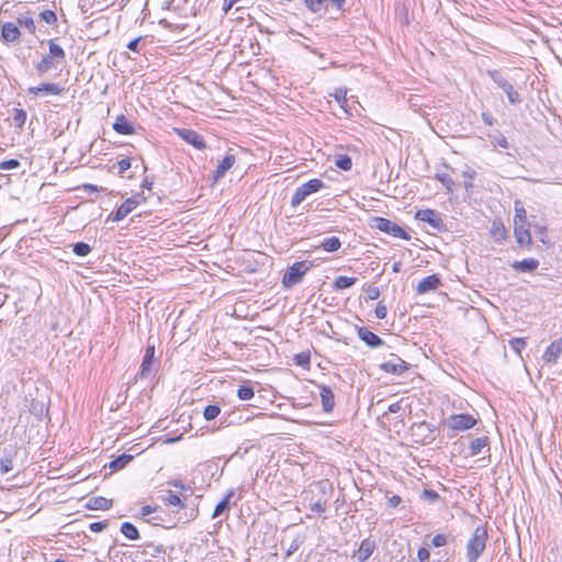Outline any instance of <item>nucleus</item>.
Here are the masks:
<instances>
[{
    "label": "nucleus",
    "instance_id": "obj_38",
    "mask_svg": "<svg viewBox=\"0 0 562 562\" xmlns=\"http://www.w3.org/2000/svg\"><path fill=\"white\" fill-rule=\"evenodd\" d=\"M13 123L16 127L21 128L25 124L26 121V112L22 109L13 110Z\"/></svg>",
    "mask_w": 562,
    "mask_h": 562
},
{
    "label": "nucleus",
    "instance_id": "obj_43",
    "mask_svg": "<svg viewBox=\"0 0 562 562\" xmlns=\"http://www.w3.org/2000/svg\"><path fill=\"white\" fill-rule=\"evenodd\" d=\"M535 234L539 236V239L542 244H547V227L544 225L535 224L533 225Z\"/></svg>",
    "mask_w": 562,
    "mask_h": 562
},
{
    "label": "nucleus",
    "instance_id": "obj_64",
    "mask_svg": "<svg viewBox=\"0 0 562 562\" xmlns=\"http://www.w3.org/2000/svg\"><path fill=\"white\" fill-rule=\"evenodd\" d=\"M482 120H483L484 124H486L488 126H492L494 124V119L492 117L491 114H488L486 112L482 113Z\"/></svg>",
    "mask_w": 562,
    "mask_h": 562
},
{
    "label": "nucleus",
    "instance_id": "obj_13",
    "mask_svg": "<svg viewBox=\"0 0 562 562\" xmlns=\"http://www.w3.org/2000/svg\"><path fill=\"white\" fill-rule=\"evenodd\" d=\"M18 454L15 446L9 445L3 448L2 456L0 457V472L7 474L11 472L14 467L13 462Z\"/></svg>",
    "mask_w": 562,
    "mask_h": 562
},
{
    "label": "nucleus",
    "instance_id": "obj_60",
    "mask_svg": "<svg viewBox=\"0 0 562 562\" xmlns=\"http://www.w3.org/2000/svg\"><path fill=\"white\" fill-rule=\"evenodd\" d=\"M401 502H402L401 496H398V495H393V496L389 497V499H387V505H389L390 507H392V508H395V507H397V506L401 504Z\"/></svg>",
    "mask_w": 562,
    "mask_h": 562
},
{
    "label": "nucleus",
    "instance_id": "obj_9",
    "mask_svg": "<svg viewBox=\"0 0 562 562\" xmlns=\"http://www.w3.org/2000/svg\"><path fill=\"white\" fill-rule=\"evenodd\" d=\"M487 74L490 78L506 93L507 99L512 104H518L521 102L520 94L498 70H488Z\"/></svg>",
    "mask_w": 562,
    "mask_h": 562
},
{
    "label": "nucleus",
    "instance_id": "obj_40",
    "mask_svg": "<svg viewBox=\"0 0 562 562\" xmlns=\"http://www.w3.org/2000/svg\"><path fill=\"white\" fill-rule=\"evenodd\" d=\"M526 345L525 338H513L509 340V346L516 353H520Z\"/></svg>",
    "mask_w": 562,
    "mask_h": 562
},
{
    "label": "nucleus",
    "instance_id": "obj_47",
    "mask_svg": "<svg viewBox=\"0 0 562 562\" xmlns=\"http://www.w3.org/2000/svg\"><path fill=\"white\" fill-rule=\"evenodd\" d=\"M31 413L41 418L45 412V405L43 403L33 402L30 408Z\"/></svg>",
    "mask_w": 562,
    "mask_h": 562
},
{
    "label": "nucleus",
    "instance_id": "obj_48",
    "mask_svg": "<svg viewBox=\"0 0 562 562\" xmlns=\"http://www.w3.org/2000/svg\"><path fill=\"white\" fill-rule=\"evenodd\" d=\"M447 543V536L443 533H438L432 537L431 544L436 548L443 547Z\"/></svg>",
    "mask_w": 562,
    "mask_h": 562
},
{
    "label": "nucleus",
    "instance_id": "obj_28",
    "mask_svg": "<svg viewBox=\"0 0 562 562\" xmlns=\"http://www.w3.org/2000/svg\"><path fill=\"white\" fill-rule=\"evenodd\" d=\"M132 459L133 457L131 454L123 453L115 458L114 460H112L109 463V468L111 469V471H119L125 468L132 461Z\"/></svg>",
    "mask_w": 562,
    "mask_h": 562
},
{
    "label": "nucleus",
    "instance_id": "obj_30",
    "mask_svg": "<svg viewBox=\"0 0 562 562\" xmlns=\"http://www.w3.org/2000/svg\"><path fill=\"white\" fill-rule=\"evenodd\" d=\"M321 247L328 252H334L341 247V241L338 237L331 236L323 239L321 243Z\"/></svg>",
    "mask_w": 562,
    "mask_h": 562
},
{
    "label": "nucleus",
    "instance_id": "obj_4",
    "mask_svg": "<svg viewBox=\"0 0 562 562\" xmlns=\"http://www.w3.org/2000/svg\"><path fill=\"white\" fill-rule=\"evenodd\" d=\"M146 198L143 192L135 193L134 195L127 198L115 212L111 213L106 222H120L124 220L127 215H130L138 205L144 203Z\"/></svg>",
    "mask_w": 562,
    "mask_h": 562
},
{
    "label": "nucleus",
    "instance_id": "obj_52",
    "mask_svg": "<svg viewBox=\"0 0 562 562\" xmlns=\"http://www.w3.org/2000/svg\"><path fill=\"white\" fill-rule=\"evenodd\" d=\"M387 315V308L386 306L380 302L375 307V316L379 319H384Z\"/></svg>",
    "mask_w": 562,
    "mask_h": 562
},
{
    "label": "nucleus",
    "instance_id": "obj_51",
    "mask_svg": "<svg viewBox=\"0 0 562 562\" xmlns=\"http://www.w3.org/2000/svg\"><path fill=\"white\" fill-rule=\"evenodd\" d=\"M366 293H367V299L368 300L374 301V300L379 299V296H380V289L376 288V286H371L370 285L366 290Z\"/></svg>",
    "mask_w": 562,
    "mask_h": 562
},
{
    "label": "nucleus",
    "instance_id": "obj_26",
    "mask_svg": "<svg viewBox=\"0 0 562 562\" xmlns=\"http://www.w3.org/2000/svg\"><path fill=\"white\" fill-rule=\"evenodd\" d=\"M488 446V438L486 436L475 438L471 441L469 452L471 457L477 456L482 450Z\"/></svg>",
    "mask_w": 562,
    "mask_h": 562
},
{
    "label": "nucleus",
    "instance_id": "obj_55",
    "mask_svg": "<svg viewBox=\"0 0 562 562\" xmlns=\"http://www.w3.org/2000/svg\"><path fill=\"white\" fill-rule=\"evenodd\" d=\"M449 193L453 192L454 181L453 178H437Z\"/></svg>",
    "mask_w": 562,
    "mask_h": 562
},
{
    "label": "nucleus",
    "instance_id": "obj_12",
    "mask_svg": "<svg viewBox=\"0 0 562 562\" xmlns=\"http://www.w3.org/2000/svg\"><path fill=\"white\" fill-rule=\"evenodd\" d=\"M381 370L386 373L395 375L403 374L407 369L408 364L402 358L392 355V358L380 366Z\"/></svg>",
    "mask_w": 562,
    "mask_h": 562
},
{
    "label": "nucleus",
    "instance_id": "obj_46",
    "mask_svg": "<svg viewBox=\"0 0 562 562\" xmlns=\"http://www.w3.org/2000/svg\"><path fill=\"white\" fill-rule=\"evenodd\" d=\"M307 8L313 12H318L322 10L326 0H304Z\"/></svg>",
    "mask_w": 562,
    "mask_h": 562
},
{
    "label": "nucleus",
    "instance_id": "obj_11",
    "mask_svg": "<svg viewBox=\"0 0 562 562\" xmlns=\"http://www.w3.org/2000/svg\"><path fill=\"white\" fill-rule=\"evenodd\" d=\"M64 92V88L56 83L44 82L38 86L30 87L27 93L34 97L40 95H60Z\"/></svg>",
    "mask_w": 562,
    "mask_h": 562
},
{
    "label": "nucleus",
    "instance_id": "obj_17",
    "mask_svg": "<svg viewBox=\"0 0 562 562\" xmlns=\"http://www.w3.org/2000/svg\"><path fill=\"white\" fill-rule=\"evenodd\" d=\"M441 285V280L438 274L434 273L424 279H422L417 286V294H425L431 291H436Z\"/></svg>",
    "mask_w": 562,
    "mask_h": 562
},
{
    "label": "nucleus",
    "instance_id": "obj_32",
    "mask_svg": "<svg viewBox=\"0 0 562 562\" xmlns=\"http://www.w3.org/2000/svg\"><path fill=\"white\" fill-rule=\"evenodd\" d=\"M16 24L27 29L31 34L35 33L36 26H35L34 20H33L32 16H30L27 14L26 15H20L16 19Z\"/></svg>",
    "mask_w": 562,
    "mask_h": 562
},
{
    "label": "nucleus",
    "instance_id": "obj_61",
    "mask_svg": "<svg viewBox=\"0 0 562 562\" xmlns=\"http://www.w3.org/2000/svg\"><path fill=\"white\" fill-rule=\"evenodd\" d=\"M401 408H402V401H397V402L389 405L387 412L391 414H396L401 411Z\"/></svg>",
    "mask_w": 562,
    "mask_h": 562
},
{
    "label": "nucleus",
    "instance_id": "obj_62",
    "mask_svg": "<svg viewBox=\"0 0 562 562\" xmlns=\"http://www.w3.org/2000/svg\"><path fill=\"white\" fill-rule=\"evenodd\" d=\"M156 510V507H153L150 505H145L140 508V515L143 517H146L148 515H150L151 513H154Z\"/></svg>",
    "mask_w": 562,
    "mask_h": 562
},
{
    "label": "nucleus",
    "instance_id": "obj_53",
    "mask_svg": "<svg viewBox=\"0 0 562 562\" xmlns=\"http://www.w3.org/2000/svg\"><path fill=\"white\" fill-rule=\"evenodd\" d=\"M20 166V161L18 159H9L4 160L0 164V169H14Z\"/></svg>",
    "mask_w": 562,
    "mask_h": 562
},
{
    "label": "nucleus",
    "instance_id": "obj_33",
    "mask_svg": "<svg viewBox=\"0 0 562 562\" xmlns=\"http://www.w3.org/2000/svg\"><path fill=\"white\" fill-rule=\"evenodd\" d=\"M491 234L495 240H504L507 236V232L502 223L494 222L492 225Z\"/></svg>",
    "mask_w": 562,
    "mask_h": 562
},
{
    "label": "nucleus",
    "instance_id": "obj_31",
    "mask_svg": "<svg viewBox=\"0 0 562 562\" xmlns=\"http://www.w3.org/2000/svg\"><path fill=\"white\" fill-rule=\"evenodd\" d=\"M357 279L352 277L339 276L334 281L335 290H344L352 286L356 283Z\"/></svg>",
    "mask_w": 562,
    "mask_h": 562
},
{
    "label": "nucleus",
    "instance_id": "obj_59",
    "mask_svg": "<svg viewBox=\"0 0 562 562\" xmlns=\"http://www.w3.org/2000/svg\"><path fill=\"white\" fill-rule=\"evenodd\" d=\"M311 510L314 513L322 514L326 510V506H325V504H323L322 502L318 501L311 505Z\"/></svg>",
    "mask_w": 562,
    "mask_h": 562
},
{
    "label": "nucleus",
    "instance_id": "obj_54",
    "mask_svg": "<svg viewBox=\"0 0 562 562\" xmlns=\"http://www.w3.org/2000/svg\"><path fill=\"white\" fill-rule=\"evenodd\" d=\"M79 190H82L83 192L88 194H94L103 190V188H99L94 184H83L82 187L78 188Z\"/></svg>",
    "mask_w": 562,
    "mask_h": 562
},
{
    "label": "nucleus",
    "instance_id": "obj_56",
    "mask_svg": "<svg viewBox=\"0 0 562 562\" xmlns=\"http://www.w3.org/2000/svg\"><path fill=\"white\" fill-rule=\"evenodd\" d=\"M300 546L301 541L299 539H293L285 552V557L289 558L290 555H292L295 551L299 550Z\"/></svg>",
    "mask_w": 562,
    "mask_h": 562
},
{
    "label": "nucleus",
    "instance_id": "obj_27",
    "mask_svg": "<svg viewBox=\"0 0 562 562\" xmlns=\"http://www.w3.org/2000/svg\"><path fill=\"white\" fill-rule=\"evenodd\" d=\"M234 495V490H229L227 494L224 496V498L217 503L215 506V509L213 512L212 517L216 518L220 517L224 512L228 510L229 508V501Z\"/></svg>",
    "mask_w": 562,
    "mask_h": 562
},
{
    "label": "nucleus",
    "instance_id": "obj_21",
    "mask_svg": "<svg viewBox=\"0 0 562 562\" xmlns=\"http://www.w3.org/2000/svg\"><path fill=\"white\" fill-rule=\"evenodd\" d=\"M319 396L322 401V407L325 413L333 412L335 407V395L333 390L328 385H319Z\"/></svg>",
    "mask_w": 562,
    "mask_h": 562
},
{
    "label": "nucleus",
    "instance_id": "obj_5",
    "mask_svg": "<svg viewBox=\"0 0 562 562\" xmlns=\"http://www.w3.org/2000/svg\"><path fill=\"white\" fill-rule=\"evenodd\" d=\"M312 265L306 261H296L288 268L282 278V285L285 289H292L300 283Z\"/></svg>",
    "mask_w": 562,
    "mask_h": 562
},
{
    "label": "nucleus",
    "instance_id": "obj_42",
    "mask_svg": "<svg viewBox=\"0 0 562 562\" xmlns=\"http://www.w3.org/2000/svg\"><path fill=\"white\" fill-rule=\"evenodd\" d=\"M334 98L339 105L345 109L347 105V91L345 89H337L334 93Z\"/></svg>",
    "mask_w": 562,
    "mask_h": 562
},
{
    "label": "nucleus",
    "instance_id": "obj_23",
    "mask_svg": "<svg viewBox=\"0 0 562 562\" xmlns=\"http://www.w3.org/2000/svg\"><path fill=\"white\" fill-rule=\"evenodd\" d=\"M112 499L105 498L103 496L91 497L86 507L91 510H108L112 507Z\"/></svg>",
    "mask_w": 562,
    "mask_h": 562
},
{
    "label": "nucleus",
    "instance_id": "obj_19",
    "mask_svg": "<svg viewBox=\"0 0 562 562\" xmlns=\"http://www.w3.org/2000/svg\"><path fill=\"white\" fill-rule=\"evenodd\" d=\"M21 36L18 24L5 22L1 25V38L4 43H14Z\"/></svg>",
    "mask_w": 562,
    "mask_h": 562
},
{
    "label": "nucleus",
    "instance_id": "obj_18",
    "mask_svg": "<svg viewBox=\"0 0 562 562\" xmlns=\"http://www.w3.org/2000/svg\"><path fill=\"white\" fill-rule=\"evenodd\" d=\"M155 356V346L148 345L145 350V355L142 360L140 370H139V378L140 379H147L151 374V367Z\"/></svg>",
    "mask_w": 562,
    "mask_h": 562
},
{
    "label": "nucleus",
    "instance_id": "obj_44",
    "mask_svg": "<svg viewBox=\"0 0 562 562\" xmlns=\"http://www.w3.org/2000/svg\"><path fill=\"white\" fill-rule=\"evenodd\" d=\"M420 497L426 502L435 503L438 501L439 494L434 490H424Z\"/></svg>",
    "mask_w": 562,
    "mask_h": 562
},
{
    "label": "nucleus",
    "instance_id": "obj_34",
    "mask_svg": "<svg viewBox=\"0 0 562 562\" xmlns=\"http://www.w3.org/2000/svg\"><path fill=\"white\" fill-rule=\"evenodd\" d=\"M255 395L254 387L249 384H243L237 390V396L241 401L251 400Z\"/></svg>",
    "mask_w": 562,
    "mask_h": 562
},
{
    "label": "nucleus",
    "instance_id": "obj_8",
    "mask_svg": "<svg viewBox=\"0 0 562 562\" xmlns=\"http://www.w3.org/2000/svg\"><path fill=\"white\" fill-rule=\"evenodd\" d=\"M323 187L321 179L311 178L310 181L300 186L294 194L292 195L291 205L296 207L300 205L310 194L317 192Z\"/></svg>",
    "mask_w": 562,
    "mask_h": 562
},
{
    "label": "nucleus",
    "instance_id": "obj_6",
    "mask_svg": "<svg viewBox=\"0 0 562 562\" xmlns=\"http://www.w3.org/2000/svg\"><path fill=\"white\" fill-rule=\"evenodd\" d=\"M372 226L380 232L386 233L393 237L401 238L404 240L411 239V236L408 233H406L401 226H398L396 223L384 218V217H373L372 220Z\"/></svg>",
    "mask_w": 562,
    "mask_h": 562
},
{
    "label": "nucleus",
    "instance_id": "obj_2",
    "mask_svg": "<svg viewBox=\"0 0 562 562\" xmlns=\"http://www.w3.org/2000/svg\"><path fill=\"white\" fill-rule=\"evenodd\" d=\"M49 53L41 59L35 66L37 75L43 76L46 72L56 69L57 66L66 60V53L59 46L55 38L48 41Z\"/></svg>",
    "mask_w": 562,
    "mask_h": 562
},
{
    "label": "nucleus",
    "instance_id": "obj_37",
    "mask_svg": "<svg viewBox=\"0 0 562 562\" xmlns=\"http://www.w3.org/2000/svg\"><path fill=\"white\" fill-rule=\"evenodd\" d=\"M72 251L79 257H86L90 254L91 247L83 241H79L72 246Z\"/></svg>",
    "mask_w": 562,
    "mask_h": 562
},
{
    "label": "nucleus",
    "instance_id": "obj_39",
    "mask_svg": "<svg viewBox=\"0 0 562 562\" xmlns=\"http://www.w3.org/2000/svg\"><path fill=\"white\" fill-rule=\"evenodd\" d=\"M221 413V408L217 405H207L204 408L203 416L206 420L215 419Z\"/></svg>",
    "mask_w": 562,
    "mask_h": 562
},
{
    "label": "nucleus",
    "instance_id": "obj_22",
    "mask_svg": "<svg viewBox=\"0 0 562 562\" xmlns=\"http://www.w3.org/2000/svg\"><path fill=\"white\" fill-rule=\"evenodd\" d=\"M112 126L121 135H132L135 133L133 124L123 114L116 116Z\"/></svg>",
    "mask_w": 562,
    "mask_h": 562
},
{
    "label": "nucleus",
    "instance_id": "obj_35",
    "mask_svg": "<svg viewBox=\"0 0 562 562\" xmlns=\"http://www.w3.org/2000/svg\"><path fill=\"white\" fill-rule=\"evenodd\" d=\"M335 165L344 171H349L352 167V161L347 155H337L335 157Z\"/></svg>",
    "mask_w": 562,
    "mask_h": 562
},
{
    "label": "nucleus",
    "instance_id": "obj_24",
    "mask_svg": "<svg viewBox=\"0 0 562 562\" xmlns=\"http://www.w3.org/2000/svg\"><path fill=\"white\" fill-rule=\"evenodd\" d=\"M375 549V543L370 539H364L361 541L360 547L357 551V559L359 562H366Z\"/></svg>",
    "mask_w": 562,
    "mask_h": 562
},
{
    "label": "nucleus",
    "instance_id": "obj_63",
    "mask_svg": "<svg viewBox=\"0 0 562 562\" xmlns=\"http://www.w3.org/2000/svg\"><path fill=\"white\" fill-rule=\"evenodd\" d=\"M140 37L134 38L127 43V48L133 52H137Z\"/></svg>",
    "mask_w": 562,
    "mask_h": 562
},
{
    "label": "nucleus",
    "instance_id": "obj_41",
    "mask_svg": "<svg viewBox=\"0 0 562 562\" xmlns=\"http://www.w3.org/2000/svg\"><path fill=\"white\" fill-rule=\"evenodd\" d=\"M40 16L47 24H55L57 22V15L53 10H44Z\"/></svg>",
    "mask_w": 562,
    "mask_h": 562
},
{
    "label": "nucleus",
    "instance_id": "obj_3",
    "mask_svg": "<svg viewBox=\"0 0 562 562\" xmlns=\"http://www.w3.org/2000/svg\"><path fill=\"white\" fill-rule=\"evenodd\" d=\"M488 540L487 528L484 525L477 526L467 542V561L477 562L486 548Z\"/></svg>",
    "mask_w": 562,
    "mask_h": 562
},
{
    "label": "nucleus",
    "instance_id": "obj_1",
    "mask_svg": "<svg viewBox=\"0 0 562 562\" xmlns=\"http://www.w3.org/2000/svg\"><path fill=\"white\" fill-rule=\"evenodd\" d=\"M514 235L519 246L530 247L532 239L527 212L520 201H515Z\"/></svg>",
    "mask_w": 562,
    "mask_h": 562
},
{
    "label": "nucleus",
    "instance_id": "obj_25",
    "mask_svg": "<svg viewBox=\"0 0 562 562\" xmlns=\"http://www.w3.org/2000/svg\"><path fill=\"white\" fill-rule=\"evenodd\" d=\"M539 267V260L536 258H526L520 261H514L512 268L521 272H531Z\"/></svg>",
    "mask_w": 562,
    "mask_h": 562
},
{
    "label": "nucleus",
    "instance_id": "obj_16",
    "mask_svg": "<svg viewBox=\"0 0 562 562\" xmlns=\"http://www.w3.org/2000/svg\"><path fill=\"white\" fill-rule=\"evenodd\" d=\"M236 161L237 154L233 149H229L222 159H217L214 176H224L226 172L232 170Z\"/></svg>",
    "mask_w": 562,
    "mask_h": 562
},
{
    "label": "nucleus",
    "instance_id": "obj_14",
    "mask_svg": "<svg viewBox=\"0 0 562 562\" xmlns=\"http://www.w3.org/2000/svg\"><path fill=\"white\" fill-rule=\"evenodd\" d=\"M177 134L188 144L196 149H205L206 145L203 137L195 131L189 128H179Z\"/></svg>",
    "mask_w": 562,
    "mask_h": 562
},
{
    "label": "nucleus",
    "instance_id": "obj_20",
    "mask_svg": "<svg viewBox=\"0 0 562 562\" xmlns=\"http://www.w3.org/2000/svg\"><path fill=\"white\" fill-rule=\"evenodd\" d=\"M357 334L358 337L371 348H378L384 344L376 334L366 327H357Z\"/></svg>",
    "mask_w": 562,
    "mask_h": 562
},
{
    "label": "nucleus",
    "instance_id": "obj_10",
    "mask_svg": "<svg viewBox=\"0 0 562 562\" xmlns=\"http://www.w3.org/2000/svg\"><path fill=\"white\" fill-rule=\"evenodd\" d=\"M415 217L422 222L428 223L432 228L437 231H442L445 228V224L439 213L431 209H424L417 211Z\"/></svg>",
    "mask_w": 562,
    "mask_h": 562
},
{
    "label": "nucleus",
    "instance_id": "obj_29",
    "mask_svg": "<svg viewBox=\"0 0 562 562\" xmlns=\"http://www.w3.org/2000/svg\"><path fill=\"white\" fill-rule=\"evenodd\" d=\"M120 530L128 540L139 539L138 529L132 522H128V521L123 522L121 525Z\"/></svg>",
    "mask_w": 562,
    "mask_h": 562
},
{
    "label": "nucleus",
    "instance_id": "obj_58",
    "mask_svg": "<svg viewBox=\"0 0 562 562\" xmlns=\"http://www.w3.org/2000/svg\"><path fill=\"white\" fill-rule=\"evenodd\" d=\"M429 555H430V553H429L428 549H426V548L418 549L417 557H418L419 562L427 561L429 559Z\"/></svg>",
    "mask_w": 562,
    "mask_h": 562
},
{
    "label": "nucleus",
    "instance_id": "obj_36",
    "mask_svg": "<svg viewBox=\"0 0 562 562\" xmlns=\"http://www.w3.org/2000/svg\"><path fill=\"white\" fill-rule=\"evenodd\" d=\"M162 501L168 505L177 506L180 508H184L186 506L181 498L171 491L167 492V495L162 498Z\"/></svg>",
    "mask_w": 562,
    "mask_h": 562
},
{
    "label": "nucleus",
    "instance_id": "obj_45",
    "mask_svg": "<svg viewBox=\"0 0 562 562\" xmlns=\"http://www.w3.org/2000/svg\"><path fill=\"white\" fill-rule=\"evenodd\" d=\"M131 159L130 158H123L120 161H117L115 165H113V169L117 168L119 173H123L126 170L131 168Z\"/></svg>",
    "mask_w": 562,
    "mask_h": 562
},
{
    "label": "nucleus",
    "instance_id": "obj_7",
    "mask_svg": "<svg viewBox=\"0 0 562 562\" xmlns=\"http://www.w3.org/2000/svg\"><path fill=\"white\" fill-rule=\"evenodd\" d=\"M476 424L477 419L470 414H453L445 420V425L452 431H465Z\"/></svg>",
    "mask_w": 562,
    "mask_h": 562
},
{
    "label": "nucleus",
    "instance_id": "obj_57",
    "mask_svg": "<svg viewBox=\"0 0 562 562\" xmlns=\"http://www.w3.org/2000/svg\"><path fill=\"white\" fill-rule=\"evenodd\" d=\"M168 484L173 487H177L181 491H190V487L188 485H186L182 480H178V479L171 480L168 482Z\"/></svg>",
    "mask_w": 562,
    "mask_h": 562
},
{
    "label": "nucleus",
    "instance_id": "obj_15",
    "mask_svg": "<svg viewBox=\"0 0 562 562\" xmlns=\"http://www.w3.org/2000/svg\"><path fill=\"white\" fill-rule=\"evenodd\" d=\"M562 353V337L552 341L542 355V360L547 364H555Z\"/></svg>",
    "mask_w": 562,
    "mask_h": 562
},
{
    "label": "nucleus",
    "instance_id": "obj_49",
    "mask_svg": "<svg viewBox=\"0 0 562 562\" xmlns=\"http://www.w3.org/2000/svg\"><path fill=\"white\" fill-rule=\"evenodd\" d=\"M310 360H311L310 355L305 353V352H301L295 356V362H296V364H299L301 367L308 366Z\"/></svg>",
    "mask_w": 562,
    "mask_h": 562
},
{
    "label": "nucleus",
    "instance_id": "obj_50",
    "mask_svg": "<svg viewBox=\"0 0 562 562\" xmlns=\"http://www.w3.org/2000/svg\"><path fill=\"white\" fill-rule=\"evenodd\" d=\"M108 527V521H94L89 525L92 532H101Z\"/></svg>",
    "mask_w": 562,
    "mask_h": 562
}]
</instances>
